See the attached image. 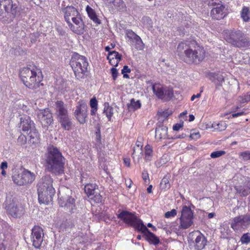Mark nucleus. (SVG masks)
Returning a JSON list of instances; mask_svg holds the SVG:
<instances>
[{"instance_id": "nucleus-4", "label": "nucleus", "mask_w": 250, "mask_h": 250, "mask_svg": "<svg viewBox=\"0 0 250 250\" xmlns=\"http://www.w3.org/2000/svg\"><path fill=\"white\" fill-rule=\"evenodd\" d=\"M53 179L50 175L42 177L38 184V199L40 204H49L55 193Z\"/></svg>"}, {"instance_id": "nucleus-43", "label": "nucleus", "mask_w": 250, "mask_h": 250, "mask_svg": "<svg viewBox=\"0 0 250 250\" xmlns=\"http://www.w3.org/2000/svg\"><path fill=\"white\" fill-rule=\"evenodd\" d=\"M239 156L244 161L250 160V151H245L239 153Z\"/></svg>"}, {"instance_id": "nucleus-7", "label": "nucleus", "mask_w": 250, "mask_h": 250, "mask_svg": "<svg viewBox=\"0 0 250 250\" xmlns=\"http://www.w3.org/2000/svg\"><path fill=\"white\" fill-rule=\"evenodd\" d=\"M72 191L68 188H63L58 193L60 206L64 207L66 210L73 212L76 210L75 199L72 196Z\"/></svg>"}, {"instance_id": "nucleus-64", "label": "nucleus", "mask_w": 250, "mask_h": 250, "mask_svg": "<svg viewBox=\"0 0 250 250\" xmlns=\"http://www.w3.org/2000/svg\"><path fill=\"white\" fill-rule=\"evenodd\" d=\"M194 119H195V117H194V116L193 115L190 114L189 115V119H188V120H189V122L193 121L194 120Z\"/></svg>"}, {"instance_id": "nucleus-55", "label": "nucleus", "mask_w": 250, "mask_h": 250, "mask_svg": "<svg viewBox=\"0 0 250 250\" xmlns=\"http://www.w3.org/2000/svg\"><path fill=\"white\" fill-rule=\"evenodd\" d=\"M111 60L112 61H109V62L110 63V64L114 66L113 67L117 66L120 62L117 61V60L116 59H113Z\"/></svg>"}, {"instance_id": "nucleus-1", "label": "nucleus", "mask_w": 250, "mask_h": 250, "mask_svg": "<svg viewBox=\"0 0 250 250\" xmlns=\"http://www.w3.org/2000/svg\"><path fill=\"white\" fill-rule=\"evenodd\" d=\"M177 51L178 55L184 61L189 64H198L205 58L204 48L194 40L180 42L177 46Z\"/></svg>"}, {"instance_id": "nucleus-62", "label": "nucleus", "mask_w": 250, "mask_h": 250, "mask_svg": "<svg viewBox=\"0 0 250 250\" xmlns=\"http://www.w3.org/2000/svg\"><path fill=\"white\" fill-rule=\"evenodd\" d=\"M201 97V94L198 93L196 95H193L191 97V101H193L196 98H200Z\"/></svg>"}, {"instance_id": "nucleus-36", "label": "nucleus", "mask_w": 250, "mask_h": 250, "mask_svg": "<svg viewBox=\"0 0 250 250\" xmlns=\"http://www.w3.org/2000/svg\"><path fill=\"white\" fill-rule=\"evenodd\" d=\"M122 56L119 54V53L116 51H112L108 53V56H107V59L108 61H111V60L116 59L117 61L120 62L122 60Z\"/></svg>"}, {"instance_id": "nucleus-14", "label": "nucleus", "mask_w": 250, "mask_h": 250, "mask_svg": "<svg viewBox=\"0 0 250 250\" xmlns=\"http://www.w3.org/2000/svg\"><path fill=\"white\" fill-rule=\"evenodd\" d=\"M88 106L86 103L83 100L80 101L77 104L74 115L77 120L81 124L86 122V118L87 116Z\"/></svg>"}, {"instance_id": "nucleus-42", "label": "nucleus", "mask_w": 250, "mask_h": 250, "mask_svg": "<svg viewBox=\"0 0 250 250\" xmlns=\"http://www.w3.org/2000/svg\"><path fill=\"white\" fill-rule=\"evenodd\" d=\"M173 96V91L172 88H167L164 89V97L163 99L164 101H168Z\"/></svg>"}, {"instance_id": "nucleus-31", "label": "nucleus", "mask_w": 250, "mask_h": 250, "mask_svg": "<svg viewBox=\"0 0 250 250\" xmlns=\"http://www.w3.org/2000/svg\"><path fill=\"white\" fill-rule=\"evenodd\" d=\"M85 10L88 17L91 20L93 21L94 22L97 24H100L101 23V21L98 18L95 10L93 9L90 6L87 5Z\"/></svg>"}, {"instance_id": "nucleus-5", "label": "nucleus", "mask_w": 250, "mask_h": 250, "mask_svg": "<svg viewBox=\"0 0 250 250\" xmlns=\"http://www.w3.org/2000/svg\"><path fill=\"white\" fill-rule=\"evenodd\" d=\"M70 63L76 78L84 79L88 65L86 57L75 53L72 56Z\"/></svg>"}, {"instance_id": "nucleus-51", "label": "nucleus", "mask_w": 250, "mask_h": 250, "mask_svg": "<svg viewBox=\"0 0 250 250\" xmlns=\"http://www.w3.org/2000/svg\"><path fill=\"white\" fill-rule=\"evenodd\" d=\"M190 137L191 139L196 140L200 137V133L199 132H193L191 133Z\"/></svg>"}, {"instance_id": "nucleus-58", "label": "nucleus", "mask_w": 250, "mask_h": 250, "mask_svg": "<svg viewBox=\"0 0 250 250\" xmlns=\"http://www.w3.org/2000/svg\"><path fill=\"white\" fill-rule=\"evenodd\" d=\"M124 162L125 166L128 167H130V159L129 158H125L124 159Z\"/></svg>"}, {"instance_id": "nucleus-46", "label": "nucleus", "mask_w": 250, "mask_h": 250, "mask_svg": "<svg viewBox=\"0 0 250 250\" xmlns=\"http://www.w3.org/2000/svg\"><path fill=\"white\" fill-rule=\"evenodd\" d=\"M177 214V210L175 209H172L169 211L165 213V217L167 218H169L176 216Z\"/></svg>"}, {"instance_id": "nucleus-21", "label": "nucleus", "mask_w": 250, "mask_h": 250, "mask_svg": "<svg viewBox=\"0 0 250 250\" xmlns=\"http://www.w3.org/2000/svg\"><path fill=\"white\" fill-rule=\"evenodd\" d=\"M234 188L237 193L241 196H247L250 193V178H245L241 185L235 186Z\"/></svg>"}, {"instance_id": "nucleus-6", "label": "nucleus", "mask_w": 250, "mask_h": 250, "mask_svg": "<svg viewBox=\"0 0 250 250\" xmlns=\"http://www.w3.org/2000/svg\"><path fill=\"white\" fill-rule=\"evenodd\" d=\"M17 6L12 0H0V20L9 23L15 17Z\"/></svg>"}, {"instance_id": "nucleus-18", "label": "nucleus", "mask_w": 250, "mask_h": 250, "mask_svg": "<svg viewBox=\"0 0 250 250\" xmlns=\"http://www.w3.org/2000/svg\"><path fill=\"white\" fill-rule=\"evenodd\" d=\"M209 3L214 6L210 12L211 16L213 19L219 20L223 19L226 16L227 14L224 5L214 2H209Z\"/></svg>"}, {"instance_id": "nucleus-38", "label": "nucleus", "mask_w": 250, "mask_h": 250, "mask_svg": "<svg viewBox=\"0 0 250 250\" xmlns=\"http://www.w3.org/2000/svg\"><path fill=\"white\" fill-rule=\"evenodd\" d=\"M90 106L91 108L90 111L91 115H95L98 109V102L96 98L94 97L90 100Z\"/></svg>"}, {"instance_id": "nucleus-10", "label": "nucleus", "mask_w": 250, "mask_h": 250, "mask_svg": "<svg viewBox=\"0 0 250 250\" xmlns=\"http://www.w3.org/2000/svg\"><path fill=\"white\" fill-rule=\"evenodd\" d=\"M35 173L24 169L20 173L15 172L12 176V179L17 185L23 186L32 183L35 180Z\"/></svg>"}, {"instance_id": "nucleus-63", "label": "nucleus", "mask_w": 250, "mask_h": 250, "mask_svg": "<svg viewBox=\"0 0 250 250\" xmlns=\"http://www.w3.org/2000/svg\"><path fill=\"white\" fill-rule=\"evenodd\" d=\"M217 79L220 83H222L224 81V78L222 75L217 76Z\"/></svg>"}, {"instance_id": "nucleus-56", "label": "nucleus", "mask_w": 250, "mask_h": 250, "mask_svg": "<svg viewBox=\"0 0 250 250\" xmlns=\"http://www.w3.org/2000/svg\"><path fill=\"white\" fill-rule=\"evenodd\" d=\"M248 102H250V93L245 95L242 101V103H247Z\"/></svg>"}, {"instance_id": "nucleus-12", "label": "nucleus", "mask_w": 250, "mask_h": 250, "mask_svg": "<svg viewBox=\"0 0 250 250\" xmlns=\"http://www.w3.org/2000/svg\"><path fill=\"white\" fill-rule=\"evenodd\" d=\"M250 225V215H241L234 217L231 223V227L234 230H240L247 228Z\"/></svg>"}, {"instance_id": "nucleus-9", "label": "nucleus", "mask_w": 250, "mask_h": 250, "mask_svg": "<svg viewBox=\"0 0 250 250\" xmlns=\"http://www.w3.org/2000/svg\"><path fill=\"white\" fill-rule=\"evenodd\" d=\"M117 217L125 224L134 227L139 231L141 230L142 226L144 225L143 221L138 218L134 213L126 210L122 211L118 214Z\"/></svg>"}, {"instance_id": "nucleus-19", "label": "nucleus", "mask_w": 250, "mask_h": 250, "mask_svg": "<svg viewBox=\"0 0 250 250\" xmlns=\"http://www.w3.org/2000/svg\"><path fill=\"white\" fill-rule=\"evenodd\" d=\"M95 184H88L84 187V191L87 195L91 197L96 203H101L102 201V196L99 193V190Z\"/></svg>"}, {"instance_id": "nucleus-23", "label": "nucleus", "mask_w": 250, "mask_h": 250, "mask_svg": "<svg viewBox=\"0 0 250 250\" xmlns=\"http://www.w3.org/2000/svg\"><path fill=\"white\" fill-rule=\"evenodd\" d=\"M143 233L146 235V240L150 243L156 245L160 243V240L154 233L151 232L145 225H143L141 228V230Z\"/></svg>"}, {"instance_id": "nucleus-20", "label": "nucleus", "mask_w": 250, "mask_h": 250, "mask_svg": "<svg viewBox=\"0 0 250 250\" xmlns=\"http://www.w3.org/2000/svg\"><path fill=\"white\" fill-rule=\"evenodd\" d=\"M37 117L42 125L45 126L50 125L53 121L52 113L48 109L39 110Z\"/></svg>"}, {"instance_id": "nucleus-47", "label": "nucleus", "mask_w": 250, "mask_h": 250, "mask_svg": "<svg viewBox=\"0 0 250 250\" xmlns=\"http://www.w3.org/2000/svg\"><path fill=\"white\" fill-rule=\"evenodd\" d=\"M221 229V232L222 233V237L223 238H226L227 237V235L228 234V230H229V227L227 226L224 225V227H221L220 228Z\"/></svg>"}, {"instance_id": "nucleus-54", "label": "nucleus", "mask_w": 250, "mask_h": 250, "mask_svg": "<svg viewBox=\"0 0 250 250\" xmlns=\"http://www.w3.org/2000/svg\"><path fill=\"white\" fill-rule=\"evenodd\" d=\"M142 178L145 182H146L147 180H149L148 174L146 171H143L142 173Z\"/></svg>"}, {"instance_id": "nucleus-3", "label": "nucleus", "mask_w": 250, "mask_h": 250, "mask_svg": "<svg viewBox=\"0 0 250 250\" xmlns=\"http://www.w3.org/2000/svg\"><path fill=\"white\" fill-rule=\"evenodd\" d=\"M64 158L60 150L53 146L47 148L46 154V168L56 175L62 174L64 172Z\"/></svg>"}, {"instance_id": "nucleus-32", "label": "nucleus", "mask_w": 250, "mask_h": 250, "mask_svg": "<svg viewBox=\"0 0 250 250\" xmlns=\"http://www.w3.org/2000/svg\"><path fill=\"white\" fill-rule=\"evenodd\" d=\"M128 109L129 111H135L141 108V103L140 100L135 101L134 99L130 100L129 104H127Z\"/></svg>"}, {"instance_id": "nucleus-44", "label": "nucleus", "mask_w": 250, "mask_h": 250, "mask_svg": "<svg viewBox=\"0 0 250 250\" xmlns=\"http://www.w3.org/2000/svg\"><path fill=\"white\" fill-rule=\"evenodd\" d=\"M226 154V151L224 150H219L212 152L210 154V157L212 158H217L220 157Z\"/></svg>"}, {"instance_id": "nucleus-50", "label": "nucleus", "mask_w": 250, "mask_h": 250, "mask_svg": "<svg viewBox=\"0 0 250 250\" xmlns=\"http://www.w3.org/2000/svg\"><path fill=\"white\" fill-rule=\"evenodd\" d=\"M112 3L115 6L120 7L123 6L124 1L122 0H114Z\"/></svg>"}, {"instance_id": "nucleus-61", "label": "nucleus", "mask_w": 250, "mask_h": 250, "mask_svg": "<svg viewBox=\"0 0 250 250\" xmlns=\"http://www.w3.org/2000/svg\"><path fill=\"white\" fill-rule=\"evenodd\" d=\"M132 183V182L131 179H128V180L125 181L126 186L129 188H131Z\"/></svg>"}, {"instance_id": "nucleus-39", "label": "nucleus", "mask_w": 250, "mask_h": 250, "mask_svg": "<svg viewBox=\"0 0 250 250\" xmlns=\"http://www.w3.org/2000/svg\"><path fill=\"white\" fill-rule=\"evenodd\" d=\"M169 177L167 176L164 177L160 183V187L162 189L167 190L170 187V185L169 181Z\"/></svg>"}, {"instance_id": "nucleus-45", "label": "nucleus", "mask_w": 250, "mask_h": 250, "mask_svg": "<svg viewBox=\"0 0 250 250\" xmlns=\"http://www.w3.org/2000/svg\"><path fill=\"white\" fill-rule=\"evenodd\" d=\"M241 242L243 244H248L250 242V233L244 234L241 238Z\"/></svg>"}, {"instance_id": "nucleus-60", "label": "nucleus", "mask_w": 250, "mask_h": 250, "mask_svg": "<svg viewBox=\"0 0 250 250\" xmlns=\"http://www.w3.org/2000/svg\"><path fill=\"white\" fill-rule=\"evenodd\" d=\"M114 47H115V44H111V46H106L105 48V50L107 52H108V53H109V52H110V49L114 48Z\"/></svg>"}, {"instance_id": "nucleus-30", "label": "nucleus", "mask_w": 250, "mask_h": 250, "mask_svg": "<svg viewBox=\"0 0 250 250\" xmlns=\"http://www.w3.org/2000/svg\"><path fill=\"white\" fill-rule=\"evenodd\" d=\"M63 128L69 130L72 125L71 119L68 115L58 118Z\"/></svg>"}, {"instance_id": "nucleus-33", "label": "nucleus", "mask_w": 250, "mask_h": 250, "mask_svg": "<svg viewBox=\"0 0 250 250\" xmlns=\"http://www.w3.org/2000/svg\"><path fill=\"white\" fill-rule=\"evenodd\" d=\"M211 126L214 128V130L222 131L226 129L227 128V124L224 121L219 122H214L212 123Z\"/></svg>"}, {"instance_id": "nucleus-48", "label": "nucleus", "mask_w": 250, "mask_h": 250, "mask_svg": "<svg viewBox=\"0 0 250 250\" xmlns=\"http://www.w3.org/2000/svg\"><path fill=\"white\" fill-rule=\"evenodd\" d=\"M26 137L24 135H21L18 139V142L21 145H24L26 143Z\"/></svg>"}, {"instance_id": "nucleus-11", "label": "nucleus", "mask_w": 250, "mask_h": 250, "mask_svg": "<svg viewBox=\"0 0 250 250\" xmlns=\"http://www.w3.org/2000/svg\"><path fill=\"white\" fill-rule=\"evenodd\" d=\"M181 215L180 217V227L183 229H186L190 227L193 223V213L191 208L184 206L181 210Z\"/></svg>"}, {"instance_id": "nucleus-59", "label": "nucleus", "mask_w": 250, "mask_h": 250, "mask_svg": "<svg viewBox=\"0 0 250 250\" xmlns=\"http://www.w3.org/2000/svg\"><path fill=\"white\" fill-rule=\"evenodd\" d=\"M244 114V112H240L236 113H233L232 114V117L233 118L237 117L238 116H241Z\"/></svg>"}, {"instance_id": "nucleus-28", "label": "nucleus", "mask_w": 250, "mask_h": 250, "mask_svg": "<svg viewBox=\"0 0 250 250\" xmlns=\"http://www.w3.org/2000/svg\"><path fill=\"white\" fill-rule=\"evenodd\" d=\"M29 136L30 139L29 142L32 144H37L40 142V136L38 132L36 127L34 129H31L29 132H27Z\"/></svg>"}, {"instance_id": "nucleus-41", "label": "nucleus", "mask_w": 250, "mask_h": 250, "mask_svg": "<svg viewBox=\"0 0 250 250\" xmlns=\"http://www.w3.org/2000/svg\"><path fill=\"white\" fill-rule=\"evenodd\" d=\"M250 15V12L249 9L248 7H244L243 8L242 11H241V18L243 19L244 21H248L250 20V17L249 16Z\"/></svg>"}, {"instance_id": "nucleus-25", "label": "nucleus", "mask_w": 250, "mask_h": 250, "mask_svg": "<svg viewBox=\"0 0 250 250\" xmlns=\"http://www.w3.org/2000/svg\"><path fill=\"white\" fill-rule=\"evenodd\" d=\"M55 106L58 118L68 115L67 105L62 101H57Z\"/></svg>"}, {"instance_id": "nucleus-17", "label": "nucleus", "mask_w": 250, "mask_h": 250, "mask_svg": "<svg viewBox=\"0 0 250 250\" xmlns=\"http://www.w3.org/2000/svg\"><path fill=\"white\" fill-rule=\"evenodd\" d=\"M125 36L128 38L130 43L135 46V47L139 50L143 49L144 44L141 38L135 32L130 29L125 31Z\"/></svg>"}, {"instance_id": "nucleus-37", "label": "nucleus", "mask_w": 250, "mask_h": 250, "mask_svg": "<svg viewBox=\"0 0 250 250\" xmlns=\"http://www.w3.org/2000/svg\"><path fill=\"white\" fill-rule=\"evenodd\" d=\"M145 159L146 161H150L153 154L151 146L149 145H146L145 147Z\"/></svg>"}, {"instance_id": "nucleus-13", "label": "nucleus", "mask_w": 250, "mask_h": 250, "mask_svg": "<svg viewBox=\"0 0 250 250\" xmlns=\"http://www.w3.org/2000/svg\"><path fill=\"white\" fill-rule=\"evenodd\" d=\"M5 209L9 214L14 218H20L25 212L23 207L20 204H18L13 201H7Z\"/></svg>"}, {"instance_id": "nucleus-16", "label": "nucleus", "mask_w": 250, "mask_h": 250, "mask_svg": "<svg viewBox=\"0 0 250 250\" xmlns=\"http://www.w3.org/2000/svg\"><path fill=\"white\" fill-rule=\"evenodd\" d=\"M71 20L75 24H73L70 21L67 23L68 26L71 30L78 35H82L84 32L85 25L81 17V15L71 18Z\"/></svg>"}, {"instance_id": "nucleus-8", "label": "nucleus", "mask_w": 250, "mask_h": 250, "mask_svg": "<svg viewBox=\"0 0 250 250\" xmlns=\"http://www.w3.org/2000/svg\"><path fill=\"white\" fill-rule=\"evenodd\" d=\"M224 38L228 42L236 47H246L250 44L249 39L240 30L225 31L224 32Z\"/></svg>"}, {"instance_id": "nucleus-53", "label": "nucleus", "mask_w": 250, "mask_h": 250, "mask_svg": "<svg viewBox=\"0 0 250 250\" xmlns=\"http://www.w3.org/2000/svg\"><path fill=\"white\" fill-rule=\"evenodd\" d=\"M131 72V69L127 65H125L122 70V73L124 74L125 73H129Z\"/></svg>"}, {"instance_id": "nucleus-57", "label": "nucleus", "mask_w": 250, "mask_h": 250, "mask_svg": "<svg viewBox=\"0 0 250 250\" xmlns=\"http://www.w3.org/2000/svg\"><path fill=\"white\" fill-rule=\"evenodd\" d=\"M2 170L5 169L7 168V163L6 162H2L0 166Z\"/></svg>"}, {"instance_id": "nucleus-22", "label": "nucleus", "mask_w": 250, "mask_h": 250, "mask_svg": "<svg viewBox=\"0 0 250 250\" xmlns=\"http://www.w3.org/2000/svg\"><path fill=\"white\" fill-rule=\"evenodd\" d=\"M62 11L64 14V18L67 23L70 21V18L80 16V13L78 10L73 6L64 7L62 8Z\"/></svg>"}, {"instance_id": "nucleus-52", "label": "nucleus", "mask_w": 250, "mask_h": 250, "mask_svg": "<svg viewBox=\"0 0 250 250\" xmlns=\"http://www.w3.org/2000/svg\"><path fill=\"white\" fill-rule=\"evenodd\" d=\"M183 126V123L182 124H176L173 126V129L174 131H178Z\"/></svg>"}, {"instance_id": "nucleus-34", "label": "nucleus", "mask_w": 250, "mask_h": 250, "mask_svg": "<svg viewBox=\"0 0 250 250\" xmlns=\"http://www.w3.org/2000/svg\"><path fill=\"white\" fill-rule=\"evenodd\" d=\"M104 113L105 114L109 121L111 120V118L113 114L114 109L112 107L109 105L108 103H105L104 104Z\"/></svg>"}, {"instance_id": "nucleus-2", "label": "nucleus", "mask_w": 250, "mask_h": 250, "mask_svg": "<svg viewBox=\"0 0 250 250\" xmlns=\"http://www.w3.org/2000/svg\"><path fill=\"white\" fill-rule=\"evenodd\" d=\"M20 77L23 83L29 89L37 90L42 86L43 76L41 70L35 66L30 65L22 68Z\"/></svg>"}, {"instance_id": "nucleus-40", "label": "nucleus", "mask_w": 250, "mask_h": 250, "mask_svg": "<svg viewBox=\"0 0 250 250\" xmlns=\"http://www.w3.org/2000/svg\"><path fill=\"white\" fill-rule=\"evenodd\" d=\"M73 227V224L67 220L64 221L60 226V228L62 231H69Z\"/></svg>"}, {"instance_id": "nucleus-26", "label": "nucleus", "mask_w": 250, "mask_h": 250, "mask_svg": "<svg viewBox=\"0 0 250 250\" xmlns=\"http://www.w3.org/2000/svg\"><path fill=\"white\" fill-rule=\"evenodd\" d=\"M207 243V238L202 233L200 232L196 236L195 239L194 248L196 250H202L205 247Z\"/></svg>"}, {"instance_id": "nucleus-27", "label": "nucleus", "mask_w": 250, "mask_h": 250, "mask_svg": "<svg viewBox=\"0 0 250 250\" xmlns=\"http://www.w3.org/2000/svg\"><path fill=\"white\" fill-rule=\"evenodd\" d=\"M167 128L164 126L159 125L155 129V137H158L159 139H165L167 137Z\"/></svg>"}, {"instance_id": "nucleus-35", "label": "nucleus", "mask_w": 250, "mask_h": 250, "mask_svg": "<svg viewBox=\"0 0 250 250\" xmlns=\"http://www.w3.org/2000/svg\"><path fill=\"white\" fill-rule=\"evenodd\" d=\"M137 147V151L139 153V154L137 155L136 153V149H134L132 155L134 161H137V162H139V160L142 158L143 156V150L142 149V146L139 145V144H138Z\"/></svg>"}, {"instance_id": "nucleus-15", "label": "nucleus", "mask_w": 250, "mask_h": 250, "mask_svg": "<svg viewBox=\"0 0 250 250\" xmlns=\"http://www.w3.org/2000/svg\"><path fill=\"white\" fill-rule=\"evenodd\" d=\"M43 232L42 229L38 226H34L32 229L30 238L33 246L37 249L40 248L43 242Z\"/></svg>"}, {"instance_id": "nucleus-29", "label": "nucleus", "mask_w": 250, "mask_h": 250, "mask_svg": "<svg viewBox=\"0 0 250 250\" xmlns=\"http://www.w3.org/2000/svg\"><path fill=\"white\" fill-rule=\"evenodd\" d=\"M152 89L153 93L159 98L161 100L164 99V88L162 85L160 84L155 83L153 84Z\"/></svg>"}, {"instance_id": "nucleus-49", "label": "nucleus", "mask_w": 250, "mask_h": 250, "mask_svg": "<svg viewBox=\"0 0 250 250\" xmlns=\"http://www.w3.org/2000/svg\"><path fill=\"white\" fill-rule=\"evenodd\" d=\"M111 73L113 77V80L115 81L118 76V72L117 69L115 67H112L111 69Z\"/></svg>"}, {"instance_id": "nucleus-24", "label": "nucleus", "mask_w": 250, "mask_h": 250, "mask_svg": "<svg viewBox=\"0 0 250 250\" xmlns=\"http://www.w3.org/2000/svg\"><path fill=\"white\" fill-rule=\"evenodd\" d=\"M21 127L24 132H28L35 127V124L28 116H24L21 118Z\"/></svg>"}]
</instances>
